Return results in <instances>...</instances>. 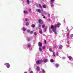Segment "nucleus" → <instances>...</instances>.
<instances>
[{"mask_svg":"<svg viewBox=\"0 0 73 73\" xmlns=\"http://www.w3.org/2000/svg\"><path fill=\"white\" fill-rule=\"evenodd\" d=\"M59 27L57 24V25H55L54 26L52 25L51 27V28L52 29V31L53 32H55V31H56V27Z\"/></svg>","mask_w":73,"mask_h":73,"instance_id":"nucleus-1","label":"nucleus"},{"mask_svg":"<svg viewBox=\"0 0 73 73\" xmlns=\"http://www.w3.org/2000/svg\"><path fill=\"white\" fill-rule=\"evenodd\" d=\"M43 62V60H37L36 62V64H38V65L40 64L41 62Z\"/></svg>","mask_w":73,"mask_h":73,"instance_id":"nucleus-2","label":"nucleus"},{"mask_svg":"<svg viewBox=\"0 0 73 73\" xmlns=\"http://www.w3.org/2000/svg\"><path fill=\"white\" fill-rule=\"evenodd\" d=\"M38 21L39 23V24H42L43 23H44V22L42 21V20L41 19H39L38 20Z\"/></svg>","mask_w":73,"mask_h":73,"instance_id":"nucleus-3","label":"nucleus"},{"mask_svg":"<svg viewBox=\"0 0 73 73\" xmlns=\"http://www.w3.org/2000/svg\"><path fill=\"white\" fill-rule=\"evenodd\" d=\"M43 61H44V62H45V63H46V62H47L48 61V60L47 59H44L43 60Z\"/></svg>","mask_w":73,"mask_h":73,"instance_id":"nucleus-4","label":"nucleus"},{"mask_svg":"<svg viewBox=\"0 0 73 73\" xmlns=\"http://www.w3.org/2000/svg\"><path fill=\"white\" fill-rule=\"evenodd\" d=\"M36 11L38 12H39V13H42V12L40 9H37L36 10Z\"/></svg>","mask_w":73,"mask_h":73,"instance_id":"nucleus-5","label":"nucleus"},{"mask_svg":"<svg viewBox=\"0 0 73 73\" xmlns=\"http://www.w3.org/2000/svg\"><path fill=\"white\" fill-rule=\"evenodd\" d=\"M6 64H7L6 67H7V68H9L10 67V65H9V64L8 63H6Z\"/></svg>","mask_w":73,"mask_h":73,"instance_id":"nucleus-6","label":"nucleus"},{"mask_svg":"<svg viewBox=\"0 0 73 73\" xmlns=\"http://www.w3.org/2000/svg\"><path fill=\"white\" fill-rule=\"evenodd\" d=\"M36 70L38 71H40V67L37 66L36 67Z\"/></svg>","mask_w":73,"mask_h":73,"instance_id":"nucleus-7","label":"nucleus"},{"mask_svg":"<svg viewBox=\"0 0 73 73\" xmlns=\"http://www.w3.org/2000/svg\"><path fill=\"white\" fill-rule=\"evenodd\" d=\"M38 46H42V43L40 42H39L38 43Z\"/></svg>","mask_w":73,"mask_h":73,"instance_id":"nucleus-8","label":"nucleus"},{"mask_svg":"<svg viewBox=\"0 0 73 73\" xmlns=\"http://www.w3.org/2000/svg\"><path fill=\"white\" fill-rule=\"evenodd\" d=\"M62 47H63L62 46V45H61L59 46V48L60 49H62Z\"/></svg>","mask_w":73,"mask_h":73,"instance_id":"nucleus-9","label":"nucleus"},{"mask_svg":"<svg viewBox=\"0 0 73 73\" xmlns=\"http://www.w3.org/2000/svg\"><path fill=\"white\" fill-rule=\"evenodd\" d=\"M54 0H50V4H52V3H53V2H54Z\"/></svg>","mask_w":73,"mask_h":73,"instance_id":"nucleus-10","label":"nucleus"},{"mask_svg":"<svg viewBox=\"0 0 73 73\" xmlns=\"http://www.w3.org/2000/svg\"><path fill=\"white\" fill-rule=\"evenodd\" d=\"M35 25H34V24H33L31 25V27H32V28H35Z\"/></svg>","mask_w":73,"mask_h":73,"instance_id":"nucleus-11","label":"nucleus"},{"mask_svg":"<svg viewBox=\"0 0 73 73\" xmlns=\"http://www.w3.org/2000/svg\"><path fill=\"white\" fill-rule=\"evenodd\" d=\"M44 27H45V25H42V28H43Z\"/></svg>","mask_w":73,"mask_h":73,"instance_id":"nucleus-12","label":"nucleus"},{"mask_svg":"<svg viewBox=\"0 0 73 73\" xmlns=\"http://www.w3.org/2000/svg\"><path fill=\"white\" fill-rule=\"evenodd\" d=\"M39 33L40 34H42V30H41L39 31Z\"/></svg>","mask_w":73,"mask_h":73,"instance_id":"nucleus-13","label":"nucleus"},{"mask_svg":"<svg viewBox=\"0 0 73 73\" xmlns=\"http://www.w3.org/2000/svg\"><path fill=\"white\" fill-rule=\"evenodd\" d=\"M68 58H69V60H71V59H72V56H69Z\"/></svg>","mask_w":73,"mask_h":73,"instance_id":"nucleus-14","label":"nucleus"},{"mask_svg":"<svg viewBox=\"0 0 73 73\" xmlns=\"http://www.w3.org/2000/svg\"><path fill=\"white\" fill-rule=\"evenodd\" d=\"M50 61L51 62H54V60L53 59L50 60Z\"/></svg>","mask_w":73,"mask_h":73,"instance_id":"nucleus-15","label":"nucleus"},{"mask_svg":"<svg viewBox=\"0 0 73 73\" xmlns=\"http://www.w3.org/2000/svg\"><path fill=\"white\" fill-rule=\"evenodd\" d=\"M27 46L28 48L31 47V44H28L27 45Z\"/></svg>","mask_w":73,"mask_h":73,"instance_id":"nucleus-16","label":"nucleus"},{"mask_svg":"<svg viewBox=\"0 0 73 73\" xmlns=\"http://www.w3.org/2000/svg\"><path fill=\"white\" fill-rule=\"evenodd\" d=\"M29 23L28 22H26V25L27 26H28L29 25Z\"/></svg>","mask_w":73,"mask_h":73,"instance_id":"nucleus-17","label":"nucleus"},{"mask_svg":"<svg viewBox=\"0 0 73 73\" xmlns=\"http://www.w3.org/2000/svg\"><path fill=\"white\" fill-rule=\"evenodd\" d=\"M55 65L56 67H57V68H58V64H55Z\"/></svg>","mask_w":73,"mask_h":73,"instance_id":"nucleus-18","label":"nucleus"},{"mask_svg":"<svg viewBox=\"0 0 73 73\" xmlns=\"http://www.w3.org/2000/svg\"><path fill=\"white\" fill-rule=\"evenodd\" d=\"M43 7L44 8H46V6L45 5H43Z\"/></svg>","mask_w":73,"mask_h":73,"instance_id":"nucleus-19","label":"nucleus"},{"mask_svg":"<svg viewBox=\"0 0 73 73\" xmlns=\"http://www.w3.org/2000/svg\"><path fill=\"white\" fill-rule=\"evenodd\" d=\"M57 24H58V26H60V25H61V23L59 22Z\"/></svg>","mask_w":73,"mask_h":73,"instance_id":"nucleus-20","label":"nucleus"},{"mask_svg":"<svg viewBox=\"0 0 73 73\" xmlns=\"http://www.w3.org/2000/svg\"><path fill=\"white\" fill-rule=\"evenodd\" d=\"M26 31V29L25 28V27L23 28V31Z\"/></svg>","mask_w":73,"mask_h":73,"instance_id":"nucleus-21","label":"nucleus"},{"mask_svg":"<svg viewBox=\"0 0 73 73\" xmlns=\"http://www.w3.org/2000/svg\"><path fill=\"white\" fill-rule=\"evenodd\" d=\"M39 51H40V52H41L42 50V49H41V48H39Z\"/></svg>","mask_w":73,"mask_h":73,"instance_id":"nucleus-22","label":"nucleus"},{"mask_svg":"<svg viewBox=\"0 0 73 73\" xmlns=\"http://www.w3.org/2000/svg\"><path fill=\"white\" fill-rule=\"evenodd\" d=\"M27 3L28 4H29V0H27Z\"/></svg>","mask_w":73,"mask_h":73,"instance_id":"nucleus-23","label":"nucleus"},{"mask_svg":"<svg viewBox=\"0 0 73 73\" xmlns=\"http://www.w3.org/2000/svg\"><path fill=\"white\" fill-rule=\"evenodd\" d=\"M34 32V31H31L30 33L31 34H32L33 33V32Z\"/></svg>","mask_w":73,"mask_h":73,"instance_id":"nucleus-24","label":"nucleus"},{"mask_svg":"<svg viewBox=\"0 0 73 73\" xmlns=\"http://www.w3.org/2000/svg\"><path fill=\"white\" fill-rule=\"evenodd\" d=\"M39 5L40 7V8H41V9H42V6H41V5H40V4H39Z\"/></svg>","mask_w":73,"mask_h":73,"instance_id":"nucleus-25","label":"nucleus"},{"mask_svg":"<svg viewBox=\"0 0 73 73\" xmlns=\"http://www.w3.org/2000/svg\"><path fill=\"white\" fill-rule=\"evenodd\" d=\"M53 32H54V34H55V35L57 34V32H56V31H53Z\"/></svg>","mask_w":73,"mask_h":73,"instance_id":"nucleus-26","label":"nucleus"},{"mask_svg":"<svg viewBox=\"0 0 73 73\" xmlns=\"http://www.w3.org/2000/svg\"><path fill=\"white\" fill-rule=\"evenodd\" d=\"M27 32H28V33H29L30 32V30H28L27 31Z\"/></svg>","mask_w":73,"mask_h":73,"instance_id":"nucleus-27","label":"nucleus"},{"mask_svg":"<svg viewBox=\"0 0 73 73\" xmlns=\"http://www.w3.org/2000/svg\"><path fill=\"white\" fill-rule=\"evenodd\" d=\"M53 54L54 56V57L56 56V55L54 53V52H53Z\"/></svg>","mask_w":73,"mask_h":73,"instance_id":"nucleus-28","label":"nucleus"},{"mask_svg":"<svg viewBox=\"0 0 73 73\" xmlns=\"http://www.w3.org/2000/svg\"><path fill=\"white\" fill-rule=\"evenodd\" d=\"M56 56H58V53L57 52H56Z\"/></svg>","mask_w":73,"mask_h":73,"instance_id":"nucleus-29","label":"nucleus"},{"mask_svg":"<svg viewBox=\"0 0 73 73\" xmlns=\"http://www.w3.org/2000/svg\"><path fill=\"white\" fill-rule=\"evenodd\" d=\"M31 39V38H27V40H28V41H30V40Z\"/></svg>","mask_w":73,"mask_h":73,"instance_id":"nucleus-30","label":"nucleus"},{"mask_svg":"<svg viewBox=\"0 0 73 73\" xmlns=\"http://www.w3.org/2000/svg\"><path fill=\"white\" fill-rule=\"evenodd\" d=\"M70 37H73V34H71L70 35Z\"/></svg>","mask_w":73,"mask_h":73,"instance_id":"nucleus-31","label":"nucleus"},{"mask_svg":"<svg viewBox=\"0 0 73 73\" xmlns=\"http://www.w3.org/2000/svg\"><path fill=\"white\" fill-rule=\"evenodd\" d=\"M49 50L50 52H52V48H50L49 49Z\"/></svg>","mask_w":73,"mask_h":73,"instance_id":"nucleus-32","label":"nucleus"},{"mask_svg":"<svg viewBox=\"0 0 73 73\" xmlns=\"http://www.w3.org/2000/svg\"><path fill=\"white\" fill-rule=\"evenodd\" d=\"M67 44H69V43H70V42H69V41H68L67 42Z\"/></svg>","mask_w":73,"mask_h":73,"instance_id":"nucleus-33","label":"nucleus"},{"mask_svg":"<svg viewBox=\"0 0 73 73\" xmlns=\"http://www.w3.org/2000/svg\"><path fill=\"white\" fill-rule=\"evenodd\" d=\"M34 35H35V36H36V35H37V34H36V32H35L34 33Z\"/></svg>","mask_w":73,"mask_h":73,"instance_id":"nucleus-34","label":"nucleus"},{"mask_svg":"<svg viewBox=\"0 0 73 73\" xmlns=\"http://www.w3.org/2000/svg\"><path fill=\"white\" fill-rule=\"evenodd\" d=\"M42 71H43V73H45V70H42Z\"/></svg>","mask_w":73,"mask_h":73,"instance_id":"nucleus-35","label":"nucleus"},{"mask_svg":"<svg viewBox=\"0 0 73 73\" xmlns=\"http://www.w3.org/2000/svg\"><path fill=\"white\" fill-rule=\"evenodd\" d=\"M25 20L26 21H28V19L27 18H26L25 19Z\"/></svg>","mask_w":73,"mask_h":73,"instance_id":"nucleus-36","label":"nucleus"},{"mask_svg":"<svg viewBox=\"0 0 73 73\" xmlns=\"http://www.w3.org/2000/svg\"><path fill=\"white\" fill-rule=\"evenodd\" d=\"M24 13H28V12L24 11Z\"/></svg>","mask_w":73,"mask_h":73,"instance_id":"nucleus-37","label":"nucleus"},{"mask_svg":"<svg viewBox=\"0 0 73 73\" xmlns=\"http://www.w3.org/2000/svg\"><path fill=\"white\" fill-rule=\"evenodd\" d=\"M45 46H43V47L42 49H45Z\"/></svg>","mask_w":73,"mask_h":73,"instance_id":"nucleus-38","label":"nucleus"},{"mask_svg":"<svg viewBox=\"0 0 73 73\" xmlns=\"http://www.w3.org/2000/svg\"><path fill=\"white\" fill-rule=\"evenodd\" d=\"M41 15H42V16H44V14L43 13H42Z\"/></svg>","mask_w":73,"mask_h":73,"instance_id":"nucleus-39","label":"nucleus"},{"mask_svg":"<svg viewBox=\"0 0 73 73\" xmlns=\"http://www.w3.org/2000/svg\"><path fill=\"white\" fill-rule=\"evenodd\" d=\"M49 32H50V33H52V31H49Z\"/></svg>","mask_w":73,"mask_h":73,"instance_id":"nucleus-40","label":"nucleus"},{"mask_svg":"<svg viewBox=\"0 0 73 73\" xmlns=\"http://www.w3.org/2000/svg\"><path fill=\"white\" fill-rule=\"evenodd\" d=\"M44 42L45 44H46V41L45 40H44Z\"/></svg>","mask_w":73,"mask_h":73,"instance_id":"nucleus-41","label":"nucleus"},{"mask_svg":"<svg viewBox=\"0 0 73 73\" xmlns=\"http://www.w3.org/2000/svg\"><path fill=\"white\" fill-rule=\"evenodd\" d=\"M38 26V27H41V25H39Z\"/></svg>","mask_w":73,"mask_h":73,"instance_id":"nucleus-42","label":"nucleus"},{"mask_svg":"<svg viewBox=\"0 0 73 73\" xmlns=\"http://www.w3.org/2000/svg\"><path fill=\"white\" fill-rule=\"evenodd\" d=\"M30 73H33V71H31L30 72Z\"/></svg>","mask_w":73,"mask_h":73,"instance_id":"nucleus-43","label":"nucleus"},{"mask_svg":"<svg viewBox=\"0 0 73 73\" xmlns=\"http://www.w3.org/2000/svg\"><path fill=\"white\" fill-rule=\"evenodd\" d=\"M29 12H31V9H29Z\"/></svg>","mask_w":73,"mask_h":73,"instance_id":"nucleus-44","label":"nucleus"},{"mask_svg":"<svg viewBox=\"0 0 73 73\" xmlns=\"http://www.w3.org/2000/svg\"><path fill=\"white\" fill-rule=\"evenodd\" d=\"M51 6L52 7H53V5H51Z\"/></svg>","mask_w":73,"mask_h":73,"instance_id":"nucleus-45","label":"nucleus"},{"mask_svg":"<svg viewBox=\"0 0 73 73\" xmlns=\"http://www.w3.org/2000/svg\"><path fill=\"white\" fill-rule=\"evenodd\" d=\"M67 32H68L69 31V29H67Z\"/></svg>","mask_w":73,"mask_h":73,"instance_id":"nucleus-46","label":"nucleus"},{"mask_svg":"<svg viewBox=\"0 0 73 73\" xmlns=\"http://www.w3.org/2000/svg\"><path fill=\"white\" fill-rule=\"evenodd\" d=\"M44 13L45 15V14H46V12H44Z\"/></svg>","mask_w":73,"mask_h":73,"instance_id":"nucleus-47","label":"nucleus"},{"mask_svg":"<svg viewBox=\"0 0 73 73\" xmlns=\"http://www.w3.org/2000/svg\"><path fill=\"white\" fill-rule=\"evenodd\" d=\"M38 29H40V27H38Z\"/></svg>","mask_w":73,"mask_h":73,"instance_id":"nucleus-48","label":"nucleus"},{"mask_svg":"<svg viewBox=\"0 0 73 73\" xmlns=\"http://www.w3.org/2000/svg\"><path fill=\"white\" fill-rule=\"evenodd\" d=\"M43 18H44V19H45V16L44 17H43Z\"/></svg>","mask_w":73,"mask_h":73,"instance_id":"nucleus-49","label":"nucleus"},{"mask_svg":"<svg viewBox=\"0 0 73 73\" xmlns=\"http://www.w3.org/2000/svg\"><path fill=\"white\" fill-rule=\"evenodd\" d=\"M24 73H28V72H25Z\"/></svg>","mask_w":73,"mask_h":73,"instance_id":"nucleus-50","label":"nucleus"},{"mask_svg":"<svg viewBox=\"0 0 73 73\" xmlns=\"http://www.w3.org/2000/svg\"><path fill=\"white\" fill-rule=\"evenodd\" d=\"M48 20H50V19H49Z\"/></svg>","mask_w":73,"mask_h":73,"instance_id":"nucleus-51","label":"nucleus"},{"mask_svg":"<svg viewBox=\"0 0 73 73\" xmlns=\"http://www.w3.org/2000/svg\"><path fill=\"white\" fill-rule=\"evenodd\" d=\"M48 15H49V16L50 17V14H48Z\"/></svg>","mask_w":73,"mask_h":73,"instance_id":"nucleus-52","label":"nucleus"},{"mask_svg":"<svg viewBox=\"0 0 73 73\" xmlns=\"http://www.w3.org/2000/svg\"><path fill=\"white\" fill-rule=\"evenodd\" d=\"M41 11H43V9H41Z\"/></svg>","mask_w":73,"mask_h":73,"instance_id":"nucleus-53","label":"nucleus"},{"mask_svg":"<svg viewBox=\"0 0 73 73\" xmlns=\"http://www.w3.org/2000/svg\"><path fill=\"white\" fill-rule=\"evenodd\" d=\"M56 46H54V48H56Z\"/></svg>","mask_w":73,"mask_h":73,"instance_id":"nucleus-54","label":"nucleus"},{"mask_svg":"<svg viewBox=\"0 0 73 73\" xmlns=\"http://www.w3.org/2000/svg\"><path fill=\"white\" fill-rule=\"evenodd\" d=\"M42 0V1H44V0Z\"/></svg>","mask_w":73,"mask_h":73,"instance_id":"nucleus-55","label":"nucleus"},{"mask_svg":"<svg viewBox=\"0 0 73 73\" xmlns=\"http://www.w3.org/2000/svg\"><path fill=\"white\" fill-rule=\"evenodd\" d=\"M49 29H50V28H49Z\"/></svg>","mask_w":73,"mask_h":73,"instance_id":"nucleus-56","label":"nucleus"}]
</instances>
